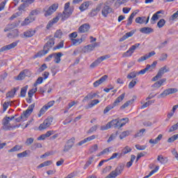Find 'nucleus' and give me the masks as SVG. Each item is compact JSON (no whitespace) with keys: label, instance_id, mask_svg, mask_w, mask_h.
Listing matches in <instances>:
<instances>
[{"label":"nucleus","instance_id":"4468645a","mask_svg":"<svg viewBox=\"0 0 178 178\" xmlns=\"http://www.w3.org/2000/svg\"><path fill=\"white\" fill-rule=\"evenodd\" d=\"M34 106H35V105L34 104H31L28 107V108L25 111L23 112L22 116H23L24 119H25V120H26V119H27V118H29V116H30V115H31V113H33Z\"/></svg>","mask_w":178,"mask_h":178},{"label":"nucleus","instance_id":"49530a36","mask_svg":"<svg viewBox=\"0 0 178 178\" xmlns=\"http://www.w3.org/2000/svg\"><path fill=\"white\" fill-rule=\"evenodd\" d=\"M98 127H99V125H97V124L92 126V127H90V129L88 131V133L89 134H91V133H94V132L97 131Z\"/></svg>","mask_w":178,"mask_h":178},{"label":"nucleus","instance_id":"aec40b11","mask_svg":"<svg viewBox=\"0 0 178 178\" xmlns=\"http://www.w3.org/2000/svg\"><path fill=\"white\" fill-rule=\"evenodd\" d=\"M97 138V136L95 135H92L82 140H81L79 143L76 144V145L81 146L83 144H86V143H88V141H92V140H95Z\"/></svg>","mask_w":178,"mask_h":178},{"label":"nucleus","instance_id":"dca6fc26","mask_svg":"<svg viewBox=\"0 0 178 178\" xmlns=\"http://www.w3.org/2000/svg\"><path fill=\"white\" fill-rule=\"evenodd\" d=\"M136 23H138V24H148V22H149V16L147 17H138L135 19Z\"/></svg>","mask_w":178,"mask_h":178},{"label":"nucleus","instance_id":"09e8293b","mask_svg":"<svg viewBox=\"0 0 178 178\" xmlns=\"http://www.w3.org/2000/svg\"><path fill=\"white\" fill-rule=\"evenodd\" d=\"M35 92H37V88L30 90L28 92L29 98H33V95H34Z\"/></svg>","mask_w":178,"mask_h":178},{"label":"nucleus","instance_id":"c756f323","mask_svg":"<svg viewBox=\"0 0 178 178\" xmlns=\"http://www.w3.org/2000/svg\"><path fill=\"white\" fill-rule=\"evenodd\" d=\"M140 33H143V34H149L151 33H154V29L149 27H143L140 29Z\"/></svg>","mask_w":178,"mask_h":178},{"label":"nucleus","instance_id":"39448f33","mask_svg":"<svg viewBox=\"0 0 178 178\" xmlns=\"http://www.w3.org/2000/svg\"><path fill=\"white\" fill-rule=\"evenodd\" d=\"M58 4H53L49 7H45L43 8V12H44L45 17H48V16H51L52 13L56 12V9H58Z\"/></svg>","mask_w":178,"mask_h":178},{"label":"nucleus","instance_id":"7c9ffc66","mask_svg":"<svg viewBox=\"0 0 178 178\" xmlns=\"http://www.w3.org/2000/svg\"><path fill=\"white\" fill-rule=\"evenodd\" d=\"M162 137H163V136L159 134L155 139H150L149 143V144H158V143L162 140Z\"/></svg>","mask_w":178,"mask_h":178},{"label":"nucleus","instance_id":"6e6552de","mask_svg":"<svg viewBox=\"0 0 178 178\" xmlns=\"http://www.w3.org/2000/svg\"><path fill=\"white\" fill-rule=\"evenodd\" d=\"M59 19H61L63 22H65V20H67V18H63V15H62V13H59L56 17L53 18L52 20L49 22L47 24V27L48 26L51 27L54 26L55 23H58V22H59Z\"/></svg>","mask_w":178,"mask_h":178},{"label":"nucleus","instance_id":"ddd939ff","mask_svg":"<svg viewBox=\"0 0 178 178\" xmlns=\"http://www.w3.org/2000/svg\"><path fill=\"white\" fill-rule=\"evenodd\" d=\"M17 44H19V40L16 42H13V43L3 46L0 49V52H5V51H9V49H13L15 47H17Z\"/></svg>","mask_w":178,"mask_h":178},{"label":"nucleus","instance_id":"c03bdc74","mask_svg":"<svg viewBox=\"0 0 178 178\" xmlns=\"http://www.w3.org/2000/svg\"><path fill=\"white\" fill-rule=\"evenodd\" d=\"M165 24L166 21L163 19H161L158 22L157 26L159 27V29H162V27H163V26H165Z\"/></svg>","mask_w":178,"mask_h":178},{"label":"nucleus","instance_id":"603ef678","mask_svg":"<svg viewBox=\"0 0 178 178\" xmlns=\"http://www.w3.org/2000/svg\"><path fill=\"white\" fill-rule=\"evenodd\" d=\"M109 129H111V124L109 122H108L106 125H102L100 127V130H102V131L108 130Z\"/></svg>","mask_w":178,"mask_h":178},{"label":"nucleus","instance_id":"6ab92c4d","mask_svg":"<svg viewBox=\"0 0 178 178\" xmlns=\"http://www.w3.org/2000/svg\"><path fill=\"white\" fill-rule=\"evenodd\" d=\"M107 79H108V75H104L99 80L93 83V86L95 88L99 87V86H101V84H102V83L106 81Z\"/></svg>","mask_w":178,"mask_h":178},{"label":"nucleus","instance_id":"13d9d810","mask_svg":"<svg viewBox=\"0 0 178 178\" xmlns=\"http://www.w3.org/2000/svg\"><path fill=\"white\" fill-rule=\"evenodd\" d=\"M9 105H11L10 102H6L3 103V112H6V109H8V108H9Z\"/></svg>","mask_w":178,"mask_h":178},{"label":"nucleus","instance_id":"0e129e2a","mask_svg":"<svg viewBox=\"0 0 178 178\" xmlns=\"http://www.w3.org/2000/svg\"><path fill=\"white\" fill-rule=\"evenodd\" d=\"M132 102H133L131 100L127 101L126 103H124L122 106H120V109H125V108H127V106H129L130 104H132Z\"/></svg>","mask_w":178,"mask_h":178},{"label":"nucleus","instance_id":"f8f14e48","mask_svg":"<svg viewBox=\"0 0 178 178\" xmlns=\"http://www.w3.org/2000/svg\"><path fill=\"white\" fill-rule=\"evenodd\" d=\"M177 88H168L160 94L158 96V98H165L167 95H170V94H175V92H177Z\"/></svg>","mask_w":178,"mask_h":178},{"label":"nucleus","instance_id":"e2e57ef3","mask_svg":"<svg viewBox=\"0 0 178 178\" xmlns=\"http://www.w3.org/2000/svg\"><path fill=\"white\" fill-rule=\"evenodd\" d=\"M144 133H145V129H142L139 130L137 134H135V137H141L143 134H144Z\"/></svg>","mask_w":178,"mask_h":178},{"label":"nucleus","instance_id":"c85d7f7f","mask_svg":"<svg viewBox=\"0 0 178 178\" xmlns=\"http://www.w3.org/2000/svg\"><path fill=\"white\" fill-rule=\"evenodd\" d=\"M129 152H131V148L129 146H126L124 147L120 154V156H124L127 154H129Z\"/></svg>","mask_w":178,"mask_h":178},{"label":"nucleus","instance_id":"79ce46f5","mask_svg":"<svg viewBox=\"0 0 178 178\" xmlns=\"http://www.w3.org/2000/svg\"><path fill=\"white\" fill-rule=\"evenodd\" d=\"M47 111L48 108L45 106H43L38 115V118H41V116H42V115H44V113H45V112Z\"/></svg>","mask_w":178,"mask_h":178},{"label":"nucleus","instance_id":"b1692460","mask_svg":"<svg viewBox=\"0 0 178 178\" xmlns=\"http://www.w3.org/2000/svg\"><path fill=\"white\" fill-rule=\"evenodd\" d=\"M126 95V93H122L121 95H120L113 102V104H112V105L113 106V107L115 108V106H118V105H119V104H120V102H122V99H124V97Z\"/></svg>","mask_w":178,"mask_h":178},{"label":"nucleus","instance_id":"9d476101","mask_svg":"<svg viewBox=\"0 0 178 178\" xmlns=\"http://www.w3.org/2000/svg\"><path fill=\"white\" fill-rule=\"evenodd\" d=\"M157 63H158V62L154 61L152 65L147 64L145 69L139 71V74H145V73H147V72H148V70L149 72H152V70H154V68L156 67Z\"/></svg>","mask_w":178,"mask_h":178},{"label":"nucleus","instance_id":"5fc2aeb1","mask_svg":"<svg viewBox=\"0 0 178 178\" xmlns=\"http://www.w3.org/2000/svg\"><path fill=\"white\" fill-rule=\"evenodd\" d=\"M28 153H27V150L22 152V153H19L17 154V158H26V156H27Z\"/></svg>","mask_w":178,"mask_h":178},{"label":"nucleus","instance_id":"0eeeda50","mask_svg":"<svg viewBox=\"0 0 178 178\" xmlns=\"http://www.w3.org/2000/svg\"><path fill=\"white\" fill-rule=\"evenodd\" d=\"M2 125L3 126L1 127V129L4 130L5 131H8L9 130H13V129H16V126H12L8 119H3Z\"/></svg>","mask_w":178,"mask_h":178},{"label":"nucleus","instance_id":"473e14b6","mask_svg":"<svg viewBox=\"0 0 178 178\" xmlns=\"http://www.w3.org/2000/svg\"><path fill=\"white\" fill-rule=\"evenodd\" d=\"M62 56H63V54L60 52L54 54V62L56 63H59V62H60V58H62Z\"/></svg>","mask_w":178,"mask_h":178},{"label":"nucleus","instance_id":"7ed1b4c3","mask_svg":"<svg viewBox=\"0 0 178 178\" xmlns=\"http://www.w3.org/2000/svg\"><path fill=\"white\" fill-rule=\"evenodd\" d=\"M52 122H54V118L48 117L44 120L43 123L40 124L38 130H40V131H42V130L48 129V127H50L51 124H52Z\"/></svg>","mask_w":178,"mask_h":178},{"label":"nucleus","instance_id":"9b49d317","mask_svg":"<svg viewBox=\"0 0 178 178\" xmlns=\"http://www.w3.org/2000/svg\"><path fill=\"white\" fill-rule=\"evenodd\" d=\"M109 58H111L110 55H105V56H100L90 65V67L92 69V68L98 66V65H99V63H101V62H104V60H105L106 59H109Z\"/></svg>","mask_w":178,"mask_h":178},{"label":"nucleus","instance_id":"680f3d73","mask_svg":"<svg viewBox=\"0 0 178 178\" xmlns=\"http://www.w3.org/2000/svg\"><path fill=\"white\" fill-rule=\"evenodd\" d=\"M135 147L138 151H144L147 148V145H136Z\"/></svg>","mask_w":178,"mask_h":178},{"label":"nucleus","instance_id":"e433bc0d","mask_svg":"<svg viewBox=\"0 0 178 178\" xmlns=\"http://www.w3.org/2000/svg\"><path fill=\"white\" fill-rule=\"evenodd\" d=\"M71 42H72V45H74V46L80 45V44L83 42V39L82 38L72 39Z\"/></svg>","mask_w":178,"mask_h":178},{"label":"nucleus","instance_id":"a18cd8bd","mask_svg":"<svg viewBox=\"0 0 178 178\" xmlns=\"http://www.w3.org/2000/svg\"><path fill=\"white\" fill-rule=\"evenodd\" d=\"M116 137H118V132L115 134H112L107 140V143H111V141H113V140L116 139Z\"/></svg>","mask_w":178,"mask_h":178},{"label":"nucleus","instance_id":"69168bd1","mask_svg":"<svg viewBox=\"0 0 178 178\" xmlns=\"http://www.w3.org/2000/svg\"><path fill=\"white\" fill-rule=\"evenodd\" d=\"M33 143H34V138H29L26 139L25 144H26V145L29 146V145H31V144Z\"/></svg>","mask_w":178,"mask_h":178},{"label":"nucleus","instance_id":"6e6d98bb","mask_svg":"<svg viewBox=\"0 0 178 178\" xmlns=\"http://www.w3.org/2000/svg\"><path fill=\"white\" fill-rule=\"evenodd\" d=\"M115 107L113 106V104H110L107 106L104 110V113H108L109 111H111V109H113Z\"/></svg>","mask_w":178,"mask_h":178},{"label":"nucleus","instance_id":"864d4df0","mask_svg":"<svg viewBox=\"0 0 178 178\" xmlns=\"http://www.w3.org/2000/svg\"><path fill=\"white\" fill-rule=\"evenodd\" d=\"M176 130H178V122L174 125H172L170 129L169 133H172V131H176Z\"/></svg>","mask_w":178,"mask_h":178},{"label":"nucleus","instance_id":"a19ab883","mask_svg":"<svg viewBox=\"0 0 178 178\" xmlns=\"http://www.w3.org/2000/svg\"><path fill=\"white\" fill-rule=\"evenodd\" d=\"M137 81H138V80L137 79H135L129 83L128 88H129V90H131V88H134L136 84H137Z\"/></svg>","mask_w":178,"mask_h":178},{"label":"nucleus","instance_id":"a878e982","mask_svg":"<svg viewBox=\"0 0 178 178\" xmlns=\"http://www.w3.org/2000/svg\"><path fill=\"white\" fill-rule=\"evenodd\" d=\"M163 83H166V78H163L162 79H161L160 81L154 83L152 87H153V88H160L163 85Z\"/></svg>","mask_w":178,"mask_h":178},{"label":"nucleus","instance_id":"bb28decb","mask_svg":"<svg viewBox=\"0 0 178 178\" xmlns=\"http://www.w3.org/2000/svg\"><path fill=\"white\" fill-rule=\"evenodd\" d=\"M91 1H85L83 2L80 6H79V10L81 12H84V10H86V9H88L90 5H91Z\"/></svg>","mask_w":178,"mask_h":178},{"label":"nucleus","instance_id":"4be33fe9","mask_svg":"<svg viewBox=\"0 0 178 178\" xmlns=\"http://www.w3.org/2000/svg\"><path fill=\"white\" fill-rule=\"evenodd\" d=\"M35 33H37L35 29H29L24 32V36L25 38H31V37H33Z\"/></svg>","mask_w":178,"mask_h":178},{"label":"nucleus","instance_id":"58836bf2","mask_svg":"<svg viewBox=\"0 0 178 178\" xmlns=\"http://www.w3.org/2000/svg\"><path fill=\"white\" fill-rule=\"evenodd\" d=\"M131 134V131H124L122 132V134L120 135V140H123V138H125V137H127V136H130Z\"/></svg>","mask_w":178,"mask_h":178},{"label":"nucleus","instance_id":"5701e85b","mask_svg":"<svg viewBox=\"0 0 178 178\" xmlns=\"http://www.w3.org/2000/svg\"><path fill=\"white\" fill-rule=\"evenodd\" d=\"M134 33H136V31H131L130 32L125 33V35H124L122 38H120V42L125 41V40H127V38H129V37H133Z\"/></svg>","mask_w":178,"mask_h":178},{"label":"nucleus","instance_id":"393cba45","mask_svg":"<svg viewBox=\"0 0 178 178\" xmlns=\"http://www.w3.org/2000/svg\"><path fill=\"white\" fill-rule=\"evenodd\" d=\"M30 73V71L28 70H25L24 71H22L17 76V80H24L26 76Z\"/></svg>","mask_w":178,"mask_h":178},{"label":"nucleus","instance_id":"774afa93","mask_svg":"<svg viewBox=\"0 0 178 178\" xmlns=\"http://www.w3.org/2000/svg\"><path fill=\"white\" fill-rule=\"evenodd\" d=\"M178 17V10L170 17V20H175Z\"/></svg>","mask_w":178,"mask_h":178},{"label":"nucleus","instance_id":"a211bd4d","mask_svg":"<svg viewBox=\"0 0 178 178\" xmlns=\"http://www.w3.org/2000/svg\"><path fill=\"white\" fill-rule=\"evenodd\" d=\"M35 17H31V15H29L21 24V26H29L30 23H33V22H35Z\"/></svg>","mask_w":178,"mask_h":178},{"label":"nucleus","instance_id":"cd10ccee","mask_svg":"<svg viewBox=\"0 0 178 178\" xmlns=\"http://www.w3.org/2000/svg\"><path fill=\"white\" fill-rule=\"evenodd\" d=\"M19 90V88H14L11 90L8 91L6 93V98H13L15 97V94H16V92Z\"/></svg>","mask_w":178,"mask_h":178},{"label":"nucleus","instance_id":"de8ad7c7","mask_svg":"<svg viewBox=\"0 0 178 178\" xmlns=\"http://www.w3.org/2000/svg\"><path fill=\"white\" fill-rule=\"evenodd\" d=\"M42 81H44V79L42 76L38 77L35 83L33 84V86L37 88V86H38V84H42Z\"/></svg>","mask_w":178,"mask_h":178},{"label":"nucleus","instance_id":"052dcab7","mask_svg":"<svg viewBox=\"0 0 178 178\" xmlns=\"http://www.w3.org/2000/svg\"><path fill=\"white\" fill-rule=\"evenodd\" d=\"M166 59H168V54L163 53L159 58V60L163 62L164 60H166Z\"/></svg>","mask_w":178,"mask_h":178},{"label":"nucleus","instance_id":"4c0bfd02","mask_svg":"<svg viewBox=\"0 0 178 178\" xmlns=\"http://www.w3.org/2000/svg\"><path fill=\"white\" fill-rule=\"evenodd\" d=\"M23 148L22 145H17L14 146L13 148L8 150V152H16L17 151H20Z\"/></svg>","mask_w":178,"mask_h":178},{"label":"nucleus","instance_id":"412c9836","mask_svg":"<svg viewBox=\"0 0 178 178\" xmlns=\"http://www.w3.org/2000/svg\"><path fill=\"white\" fill-rule=\"evenodd\" d=\"M90 24H83L79 28V33H88L90 31Z\"/></svg>","mask_w":178,"mask_h":178},{"label":"nucleus","instance_id":"2eb2a0df","mask_svg":"<svg viewBox=\"0 0 178 178\" xmlns=\"http://www.w3.org/2000/svg\"><path fill=\"white\" fill-rule=\"evenodd\" d=\"M101 4H99L97 6L96 8H93L91 10V11L88 13L89 17H95L99 13V11L101 10Z\"/></svg>","mask_w":178,"mask_h":178},{"label":"nucleus","instance_id":"72a5a7b5","mask_svg":"<svg viewBox=\"0 0 178 178\" xmlns=\"http://www.w3.org/2000/svg\"><path fill=\"white\" fill-rule=\"evenodd\" d=\"M139 73H140V72H132L127 76V79H136V77H137V76H138V74H139Z\"/></svg>","mask_w":178,"mask_h":178},{"label":"nucleus","instance_id":"20e7f679","mask_svg":"<svg viewBox=\"0 0 178 178\" xmlns=\"http://www.w3.org/2000/svg\"><path fill=\"white\" fill-rule=\"evenodd\" d=\"M73 13V9L70 8V2H67L65 4L64 10L62 13L63 19H69Z\"/></svg>","mask_w":178,"mask_h":178},{"label":"nucleus","instance_id":"f03ea898","mask_svg":"<svg viewBox=\"0 0 178 178\" xmlns=\"http://www.w3.org/2000/svg\"><path fill=\"white\" fill-rule=\"evenodd\" d=\"M111 127L114 129H122L123 126L126 125V123H129V118H122L121 120L115 119L108 122Z\"/></svg>","mask_w":178,"mask_h":178},{"label":"nucleus","instance_id":"2f4dec72","mask_svg":"<svg viewBox=\"0 0 178 178\" xmlns=\"http://www.w3.org/2000/svg\"><path fill=\"white\" fill-rule=\"evenodd\" d=\"M40 13H41V8H38L32 10L29 13V16L34 17V16H38V15H40Z\"/></svg>","mask_w":178,"mask_h":178},{"label":"nucleus","instance_id":"bf43d9fd","mask_svg":"<svg viewBox=\"0 0 178 178\" xmlns=\"http://www.w3.org/2000/svg\"><path fill=\"white\" fill-rule=\"evenodd\" d=\"M64 42L61 41L58 43V44L53 48L54 51H56V49H60V48H63Z\"/></svg>","mask_w":178,"mask_h":178},{"label":"nucleus","instance_id":"f257e3e1","mask_svg":"<svg viewBox=\"0 0 178 178\" xmlns=\"http://www.w3.org/2000/svg\"><path fill=\"white\" fill-rule=\"evenodd\" d=\"M55 45V39L51 38L49 39L47 43L44 44L43 47V50L39 51L36 55L34 56V58H41V56H44L47 55L48 52H49V49L52 48Z\"/></svg>","mask_w":178,"mask_h":178},{"label":"nucleus","instance_id":"f3484780","mask_svg":"<svg viewBox=\"0 0 178 178\" xmlns=\"http://www.w3.org/2000/svg\"><path fill=\"white\" fill-rule=\"evenodd\" d=\"M112 8L108 6H104L102 10V15L104 17H108V15L112 13Z\"/></svg>","mask_w":178,"mask_h":178},{"label":"nucleus","instance_id":"c9c22d12","mask_svg":"<svg viewBox=\"0 0 178 178\" xmlns=\"http://www.w3.org/2000/svg\"><path fill=\"white\" fill-rule=\"evenodd\" d=\"M160 17L161 15H158L157 14L154 13L150 20L152 24H155V23H156V20H159Z\"/></svg>","mask_w":178,"mask_h":178},{"label":"nucleus","instance_id":"f704fd0d","mask_svg":"<svg viewBox=\"0 0 178 178\" xmlns=\"http://www.w3.org/2000/svg\"><path fill=\"white\" fill-rule=\"evenodd\" d=\"M136 15H137V13L136 12H134L131 14V15L128 18V22L127 23V26H131V23H133V19H134Z\"/></svg>","mask_w":178,"mask_h":178},{"label":"nucleus","instance_id":"423d86ee","mask_svg":"<svg viewBox=\"0 0 178 178\" xmlns=\"http://www.w3.org/2000/svg\"><path fill=\"white\" fill-rule=\"evenodd\" d=\"M138 47H140V43H136L132 45L126 52L123 53L122 58H129V56H131V55L134 54V51H136Z\"/></svg>","mask_w":178,"mask_h":178},{"label":"nucleus","instance_id":"8fccbe9b","mask_svg":"<svg viewBox=\"0 0 178 178\" xmlns=\"http://www.w3.org/2000/svg\"><path fill=\"white\" fill-rule=\"evenodd\" d=\"M97 104H99V99H94L92 100L90 104H88L89 108H92L93 106H95V105H97Z\"/></svg>","mask_w":178,"mask_h":178},{"label":"nucleus","instance_id":"37998d69","mask_svg":"<svg viewBox=\"0 0 178 178\" xmlns=\"http://www.w3.org/2000/svg\"><path fill=\"white\" fill-rule=\"evenodd\" d=\"M29 88V86H26L25 87L22 88L21 89V92H20V96L22 97H26V94L27 92V89Z\"/></svg>","mask_w":178,"mask_h":178},{"label":"nucleus","instance_id":"1a4fd4ad","mask_svg":"<svg viewBox=\"0 0 178 178\" xmlns=\"http://www.w3.org/2000/svg\"><path fill=\"white\" fill-rule=\"evenodd\" d=\"M167 72H169L168 70L167 67L164 66L162 67L158 72L157 74L152 78V81H156L159 79H162V76L165 74V73H167Z\"/></svg>","mask_w":178,"mask_h":178},{"label":"nucleus","instance_id":"4d7b16f0","mask_svg":"<svg viewBox=\"0 0 178 178\" xmlns=\"http://www.w3.org/2000/svg\"><path fill=\"white\" fill-rule=\"evenodd\" d=\"M68 37L70 38V41H72V40L77 38V32H73L69 34Z\"/></svg>","mask_w":178,"mask_h":178},{"label":"nucleus","instance_id":"ea45409f","mask_svg":"<svg viewBox=\"0 0 178 178\" xmlns=\"http://www.w3.org/2000/svg\"><path fill=\"white\" fill-rule=\"evenodd\" d=\"M157 161H159V162H160V163H166L168 162V159L167 158H164L163 156L162 155H159L157 157Z\"/></svg>","mask_w":178,"mask_h":178},{"label":"nucleus","instance_id":"338daca9","mask_svg":"<svg viewBox=\"0 0 178 178\" xmlns=\"http://www.w3.org/2000/svg\"><path fill=\"white\" fill-rule=\"evenodd\" d=\"M47 64H43L42 65V66L38 69V72L39 73H42V72H44V70H45L46 69H47Z\"/></svg>","mask_w":178,"mask_h":178},{"label":"nucleus","instance_id":"3c124183","mask_svg":"<svg viewBox=\"0 0 178 178\" xmlns=\"http://www.w3.org/2000/svg\"><path fill=\"white\" fill-rule=\"evenodd\" d=\"M22 12L19 11L16 13L13 14L10 18L9 20H13V19H16V17H19V16H21Z\"/></svg>","mask_w":178,"mask_h":178}]
</instances>
